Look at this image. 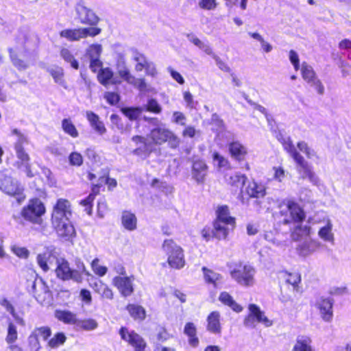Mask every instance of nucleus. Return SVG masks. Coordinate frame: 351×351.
<instances>
[{
    "label": "nucleus",
    "instance_id": "obj_1",
    "mask_svg": "<svg viewBox=\"0 0 351 351\" xmlns=\"http://www.w3.org/2000/svg\"><path fill=\"white\" fill-rule=\"evenodd\" d=\"M151 142L149 143L147 138L141 135H135L132 141L135 143L136 147L133 149L132 154L135 156L148 158L154 152L152 145H161L167 143L168 146L173 149L179 147L180 139L170 130L165 128L157 127L153 128L149 134Z\"/></svg>",
    "mask_w": 351,
    "mask_h": 351
},
{
    "label": "nucleus",
    "instance_id": "obj_2",
    "mask_svg": "<svg viewBox=\"0 0 351 351\" xmlns=\"http://www.w3.org/2000/svg\"><path fill=\"white\" fill-rule=\"evenodd\" d=\"M213 228L208 226L201 230V236L206 241L214 239L226 240L230 232L236 227V218L231 215L230 208L226 204L219 205L215 209V218L213 221Z\"/></svg>",
    "mask_w": 351,
    "mask_h": 351
},
{
    "label": "nucleus",
    "instance_id": "obj_3",
    "mask_svg": "<svg viewBox=\"0 0 351 351\" xmlns=\"http://www.w3.org/2000/svg\"><path fill=\"white\" fill-rule=\"evenodd\" d=\"M72 205L66 198H58L52 206L51 222L58 234L64 238H71L75 230L70 221L72 216Z\"/></svg>",
    "mask_w": 351,
    "mask_h": 351
},
{
    "label": "nucleus",
    "instance_id": "obj_4",
    "mask_svg": "<svg viewBox=\"0 0 351 351\" xmlns=\"http://www.w3.org/2000/svg\"><path fill=\"white\" fill-rule=\"evenodd\" d=\"M273 216L279 224L282 225L301 223L306 219V213L302 207L295 200L287 199L278 204Z\"/></svg>",
    "mask_w": 351,
    "mask_h": 351
},
{
    "label": "nucleus",
    "instance_id": "obj_5",
    "mask_svg": "<svg viewBox=\"0 0 351 351\" xmlns=\"http://www.w3.org/2000/svg\"><path fill=\"white\" fill-rule=\"evenodd\" d=\"M47 213V207L44 202L38 197L29 198L25 205L20 215L23 219L32 226L43 228L45 226V216Z\"/></svg>",
    "mask_w": 351,
    "mask_h": 351
},
{
    "label": "nucleus",
    "instance_id": "obj_6",
    "mask_svg": "<svg viewBox=\"0 0 351 351\" xmlns=\"http://www.w3.org/2000/svg\"><path fill=\"white\" fill-rule=\"evenodd\" d=\"M161 247L167 256V263L169 267L174 269H180L185 266L184 250L173 239H165Z\"/></svg>",
    "mask_w": 351,
    "mask_h": 351
},
{
    "label": "nucleus",
    "instance_id": "obj_7",
    "mask_svg": "<svg viewBox=\"0 0 351 351\" xmlns=\"http://www.w3.org/2000/svg\"><path fill=\"white\" fill-rule=\"evenodd\" d=\"M230 274L231 278L241 286L250 287L254 284L255 269L243 261L234 263Z\"/></svg>",
    "mask_w": 351,
    "mask_h": 351
},
{
    "label": "nucleus",
    "instance_id": "obj_8",
    "mask_svg": "<svg viewBox=\"0 0 351 351\" xmlns=\"http://www.w3.org/2000/svg\"><path fill=\"white\" fill-rule=\"evenodd\" d=\"M0 190L6 195L16 198L21 204L26 198L24 189L11 176L3 173H0Z\"/></svg>",
    "mask_w": 351,
    "mask_h": 351
},
{
    "label": "nucleus",
    "instance_id": "obj_9",
    "mask_svg": "<svg viewBox=\"0 0 351 351\" xmlns=\"http://www.w3.org/2000/svg\"><path fill=\"white\" fill-rule=\"evenodd\" d=\"M56 264L55 272L58 278L64 281L73 280L77 283L82 282L83 276L82 271L71 269L69 263L66 259H58Z\"/></svg>",
    "mask_w": 351,
    "mask_h": 351
},
{
    "label": "nucleus",
    "instance_id": "obj_10",
    "mask_svg": "<svg viewBox=\"0 0 351 351\" xmlns=\"http://www.w3.org/2000/svg\"><path fill=\"white\" fill-rule=\"evenodd\" d=\"M120 275L117 276L112 279V285L117 289L120 294L123 297L130 296L134 291L133 286V276H125L126 271L123 267H121L117 271Z\"/></svg>",
    "mask_w": 351,
    "mask_h": 351
},
{
    "label": "nucleus",
    "instance_id": "obj_11",
    "mask_svg": "<svg viewBox=\"0 0 351 351\" xmlns=\"http://www.w3.org/2000/svg\"><path fill=\"white\" fill-rule=\"evenodd\" d=\"M101 32V29L97 27L64 29L60 32V36L69 41H76L88 36H96Z\"/></svg>",
    "mask_w": 351,
    "mask_h": 351
},
{
    "label": "nucleus",
    "instance_id": "obj_12",
    "mask_svg": "<svg viewBox=\"0 0 351 351\" xmlns=\"http://www.w3.org/2000/svg\"><path fill=\"white\" fill-rule=\"evenodd\" d=\"M121 339L134 348V351H149L145 339L134 330H129L125 326H121L119 330Z\"/></svg>",
    "mask_w": 351,
    "mask_h": 351
},
{
    "label": "nucleus",
    "instance_id": "obj_13",
    "mask_svg": "<svg viewBox=\"0 0 351 351\" xmlns=\"http://www.w3.org/2000/svg\"><path fill=\"white\" fill-rule=\"evenodd\" d=\"M249 313L244 318V325L251 326L254 321L263 324L266 327H269L273 324V322L265 316L260 307L255 304H250L248 306Z\"/></svg>",
    "mask_w": 351,
    "mask_h": 351
},
{
    "label": "nucleus",
    "instance_id": "obj_14",
    "mask_svg": "<svg viewBox=\"0 0 351 351\" xmlns=\"http://www.w3.org/2000/svg\"><path fill=\"white\" fill-rule=\"evenodd\" d=\"M76 11L77 19L82 24L95 26L99 21V18L96 15V14L92 10L86 6L79 5L77 8Z\"/></svg>",
    "mask_w": 351,
    "mask_h": 351
},
{
    "label": "nucleus",
    "instance_id": "obj_15",
    "mask_svg": "<svg viewBox=\"0 0 351 351\" xmlns=\"http://www.w3.org/2000/svg\"><path fill=\"white\" fill-rule=\"evenodd\" d=\"M316 307L319 310L323 320L331 322L333 317V300L329 298H320L316 302Z\"/></svg>",
    "mask_w": 351,
    "mask_h": 351
},
{
    "label": "nucleus",
    "instance_id": "obj_16",
    "mask_svg": "<svg viewBox=\"0 0 351 351\" xmlns=\"http://www.w3.org/2000/svg\"><path fill=\"white\" fill-rule=\"evenodd\" d=\"M208 170V167L204 160L197 159L192 162V176L198 183H203L204 182Z\"/></svg>",
    "mask_w": 351,
    "mask_h": 351
},
{
    "label": "nucleus",
    "instance_id": "obj_17",
    "mask_svg": "<svg viewBox=\"0 0 351 351\" xmlns=\"http://www.w3.org/2000/svg\"><path fill=\"white\" fill-rule=\"evenodd\" d=\"M90 287L94 292L98 293L101 299L112 300L114 298V293L112 289L101 280H97L90 284Z\"/></svg>",
    "mask_w": 351,
    "mask_h": 351
},
{
    "label": "nucleus",
    "instance_id": "obj_18",
    "mask_svg": "<svg viewBox=\"0 0 351 351\" xmlns=\"http://www.w3.org/2000/svg\"><path fill=\"white\" fill-rule=\"evenodd\" d=\"M228 152L232 158L239 162L244 160L247 155V148L238 141L228 144Z\"/></svg>",
    "mask_w": 351,
    "mask_h": 351
},
{
    "label": "nucleus",
    "instance_id": "obj_19",
    "mask_svg": "<svg viewBox=\"0 0 351 351\" xmlns=\"http://www.w3.org/2000/svg\"><path fill=\"white\" fill-rule=\"evenodd\" d=\"M220 313L217 311L210 312L206 318V330L211 333L219 335L221 332Z\"/></svg>",
    "mask_w": 351,
    "mask_h": 351
},
{
    "label": "nucleus",
    "instance_id": "obj_20",
    "mask_svg": "<svg viewBox=\"0 0 351 351\" xmlns=\"http://www.w3.org/2000/svg\"><path fill=\"white\" fill-rule=\"evenodd\" d=\"M280 274L286 284L291 285L294 291H299L300 290L302 278L299 272L282 271Z\"/></svg>",
    "mask_w": 351,
    "mask_h": 351
},
{
    "label": "nucleus",
    "instance_id": "obj_21",
    "mask_svg": "<svg viewBox=\"0 0 351 351\" xmlns=\"http://www.w3.org/2000/svg\"><path fill=\"white\" fill-rule=\"evenodd\" d=\"M245 193L250 198H262L266 195V188L264 184L253 180L247 185Z\"/></svg>",
    "mask_w": 351,
    "mask_h": 351
},
{
    "label": "nucleus",
    "instance_id": "obj_22",
    "mask_svg": "<svg viewBox=\"0 0 351 351\" xmlns=\"http://www.w3.org/2000/svg\"><path fill=\"white\" fill-rule=\"evenodd\" d=\"M114 73L109 67L100 69L97 73V80L99 82L104 86L110 84L117 85L121 84V81L113 77Z\"/></svg>",
    "mask_w": 351,
    "mask_h": 351
},
{
    "label": "nucleus",
    "instance_id": "obj_23",
    "mask_svg": "<svg viewBox=\"0 0 351 351\" xmlns=\"http://www.w3.org/2000/svg\"><path fill=\"white\" fill-rule=\"evenodd\" d=\"M55 317L64 324L76 326L78 322L77 314L69 310H56Z\"/></svg>",
    "mask_w": 351,
    "mask_h": 351
},
{
    "label": "nucleus",
    "instance_id": "obj_24",
    "mask_svg": "<svg viewBox=\"0 0 351 351\" xmlns=\"http://www.w3.org/2000/svg\"><path fill=\"white\" fill-rule=\"evenodd\" d=\"M134 60L137 62L135 65V70L136 71H142L145 69L147 75L154 76L156 73V70L151 63L147 61L143 54H138L134 57Z\"/></svg>",
    "mask_w": 351,
    "mask_h": 351
},
{
    "label": "nucleus",
    "instance_id": "obj_25",
    "mask_svg": "<svg viewBox=\"0 0 351 351\" xmlns=\"http://www.w3.org/2000/svg\"><path fill=\"white\" fill-rule=\"evenodd\" d=\"M121 224L128 231H134L137 228V218L134 213L125 210L121 214Z\"/></svg>",
    "mask_w": 351,
    "mask_h": 351
},
{
    "label": "nucleus",
    "instance_id": "obj_26",
    "mask_svg": "<svg viewBox=\"0 0 351 351\" xmlns=\"http://www.w3.org/2000/svg\"><path fill=\"white\" fill-rule=\"evenodd\" d=\"M184 333L188 337L189 344L193 348L198 346L199 340L197 337V328L194 323L186 322L184 327Z\"/></svg>",
    "mask_w": 351,
    "mask_h": 351
},
{
    "label": "nucleus",
    "instance_id": "obj_27",
    "mask_svg": "<svg viewBox=\"0 0 351 351\" xmlns=\"http://www.w3.org/2000/svg\"><path fill=\"white\" fill-rule=\"evenodd\" d=\"M125 309L130 316L136 322H143L146 318V311L144 307L136 304H128Z\"/></svg>",
    "mask_w": 351,
    "mask_h": 351
},
{
    "label": "nucleus",
    "instance_id": "obj_28",
    "mask_svg": "<svg viewBox=\"0 0 351 351\" xmlns=\"http://www.w3.org/2000/svg\"><path fill=\"white\" fill-rule=\"evenodd\" d=\"M311 234V227L307 225L298 224L291 230V237L295 241L306 239L310 237Z\"/></svg>",
    "mask_w": 351,
    "mask_h": 351
},
{
    "label": "nucleus",
    "instance_id": "obj_29",
    "mask_svg": "<svg viewBox=\"0 0 351 351\" xmlns=\"http://www.w3.org/2000/svg\"><path fill=\"white\" fill-rule=\"evenodd\" d=\"M276 138L281 143L284 150L287 152L293 160L300 155L296 150L291 138H285L281 133H278L276 135Z\"/></svg>",
    "mask_w": 351,
    "mask_h": 351
},
{
    "label": "nucleus",
    "instance_id": "obj_30",
    "mask_svg": "<svg viewBox=\"0 0 351 351\" xmlns=\"http://www.w3.org/2000/svg\"><path fill=\"white\" fill-rule=\"evenodd\" d=\"M91 50H94L96 56H93L90 53L88 54L90 59V68L93 73H99L102 68V62L99 60V56L101 50L100 45L95 44L90 46Z\"/></svg>",
    "mask_w": 351,
    "mask_h": 351
},
{
    "label": "nucleus",
    "instance_id": "obj_31",
    "mask_svg": "<svg viewBox=\"0 0 351 351\" xmlns=\"http://www.w3.org/2000/svg\"><path fill=\"white\" fill-rule=\"evenodd\" d=\"M8 51L12 64L19 71H24L29 67L28 62L22 59L20 55L15 51L14 49L12 47L8 48Z\"/></svg>",
    "mask_w": 351,
    "mask_h": 351
},
{
    "label": "nucleus",
    "instance_id": "obj_32",
    "mask_svg": "<svg viewBox=\"0 0 351 351\" xmlns=\"http://www.w3.org/2000/svg\"><path fill=\"white\" fill-rule=\"evenodd\" d=\"M219 300L226 306L230 307L233 311L240 313L243 311V308L241 305L237 304L233 299L232 295L226 292L223 291L219 295Z\"/></svg>",
    "mask_w": 351,
    "mask_h": 351
},
{
    "label": "nucleus",
    "instance_id": "obj_33",
    "mask_svg": "<svg viewBox=\"0 0 351 351\" xmlns=\"http://www.w3.org/2000/svg\"><path fill=\"white\" fill-rule=\"evenodd\" d=\"M86 116L90 123V125L96 132L100 134H103L106 132L104 124L101 121H100V119L97 114L92 111H88L86 112Z\"/></svg>",
    "mask_w": 351,
    "mask_h": 351
},
{
    "label": "nucleus",
    "instance_id": "obj_34",
    "mask_svg": "<svg viewBox=\"0 0 351 351\" xmlns=\"http://www.w3.org/2000/svg\"><path fill=\"white\" fill-rule=\"evenodd\" d=\"M294 161L300 168L299 171L304 173V178L306 177L309 180H313L315 177L314 173L312 171L311 167L305 160L304 158L300 154L294 159Z\"/></svg>",
    "mask_w": 351,
    "mask_h": 351
},
{
    "label": "nucleus",
    "instance_id": "obj_35",
    "mask_svg": "<svg viewBox=\"0 0 351 351\" xmlns=\"http://www.w3.org/2000/svg\"><path fill=\"white\" fill-rule=\"evenodd\" d=\"M247 180V176L243 174L236 173L230 176L227 180V184L237 191L241 189Z\"/></svg>",
    "mask_w": 351,
    "mask_h": 351
},
{
    "label": "nucleus",
    "instance_id": "obj_36",
    "mask_svg": "<svg viewBox=\"0 0 351 351\" xmlns=\"http://www.w3.org/2000/svg\"><path fill=\"white\" fill-rule=\"evenodd\" d=\"M202 270L205 282L207 284L213 285L216 287L217 286V282L221 280V275L206 267H203Z\"/></svg>",
    "mask_w": 351,
    "mask_h": 351
},
{
    "label": "nucleus",
    "instance_id": "obj_37",
    "mask_svg": "<svg viewBox=\"0 0 351 351\" xmlns=\"http://www.w3.org/2000/svg\"><path fill=\"white\" fill-rule=\"evenodd\" d=\"M62 129L65 134L73 138L79 136L78 130L70 118H65L62 120Z\"/></svg>",
    "mask_w": 351,
    "mask_h": 351
},
{
    "label": "nucleus",
    "instance_id": "obj_38",
    "mask_svg": "<svg viewBox=\"0 0 351 351\" xmlns=\"http://www.w3.org/2000/svg\"><path fill=\"white\" fill-rule=\"evenodd\" d=\"M311 343V339L308 337L298 338L291 351H313Z\"/></svg>",
    "mask_w": 351,
    "mask_h": 351
},
{
    "label": "nucleus",
    "instance_id": "obj_39",
    "mask_svg": "<svg viewBox=\"0 0 351 351\" xmlns=\"http://www.w3.org/2000/svg\"><path fill=\"white\" fill-rule=\"evenodd\" d=\"M66 339L67 338L64 332H56L51 339L48 340L47 346L50 348H57L64 344Z\"/></svg>",
    "mask_w": 351,
    "mask_h": 351
},
{
    "label": "nucleus",
    "instance_id": "obj_40",
    "mask_svg": "<svg viewBox=\"0 0 351 351\" xmlns=\"http://www.w3.org/2000/svg\"><path fill=\"white\" fill-rule=\"evenodd\" d=\"M301 75L304 80L308 83H311L317 78L316 73L312 66L304 62L302 64Z\"/></svg>",
    "mask_w": 351,
    "mask_h": 351
},
{
    "label": "nucleus",
    "instance_id": "obj_41",
    "mask_svg": "<svg viewBox=\"0 0 351 351\" xmlns=\"http://www.w3.org/2000/svg\"><path fill=\"white\" fill-rule=\"evenodd\" d=\"M36 338L41 337L43 340L47 341L51 335V329L48 326L36 327L32 332Z\"/></svg>",
    "mask_w": 351,
    "mask_h": 351
},
{
    "label": "nucleus",
    "instance_id": "obj_42",
    "mask_svg": "<svg viewBox=\"0 0 351 351\" xmlns=\"http://www.w3.org/2000/svg\"><path fill=\"white\" fill-rule=\"evenodd\" d=\"M49 74L52 76L56 83H58L62 86H66V82L64 80V70L60 66H56L55 68L48 70Z\"/></svg>",
    "mask_w": 351,
    "mask_h": 351
},
{
    "label": "nucleus",
    "instance_id": "obj_43",
    "mask_svg": "<svg viewBox=\"0 0 351 351\" xmlns=\"http://www.w3.org/2000/svg\"><path fill=\"white\" fill-rule=\"evenodd\" d=\"M121 110L130 120L134 121L138 119L143 108L141 107H126L122 108Z\"/></svg>",
    "mask_w": 351,
    "mask_h": 351
},
{
    "label": "nucleus",
    "instance_id": "obj_44",
    "mask_svg": "<svg viewBox=\"0 0 351 351\" xmlns=\"http://www.w3.org/2000/svg\"><path fill=\"white\" fill-rule=\"evenodd\" d=\"M332 224L328 222L327 224L322 227L319 232V237L325 241L333 242L334 241V235L332 232Z\"/></svg>",
    "mask_w": 351,
    "mask_h": 351
},
{
    "label": "nucleus",
    "instance_id": "obj_45",
    "mask_svg": "<svg viewBox=\"0 0 351 351\" xmlns=\"http://www.w3.org/2000/svg\"><path fill=\"white\" fill-rule=\"evenodd\" d=\"M14 149L17 158L21 160L22 164L27 165V163H29L30 157L29 154L25 152L23 144L21 145V143H16L14 144Z\"/></svg>",
    "mask_w": 351,
    "mask_h": 351
},
{
    "label": "nucleus",
    "instance_id": "obj_46",
    "mask_svg": "<svg viewBox=\"0 0 351 351\" xmlns=\"http://www.w3.org/2000/svg\"><path fill=\"white\" fill-rule=\"evenodd\" d=\"M51 256V253L50 252L40 253L36 256L37 263L44 272H47L49 269L47 262Z\"/></svg>",
    "mask_w": 351,
    "mask_h": 351
},
{
    "label": "nucleus",
    "instance_id": "obj_47",
    "mask_svg": "<svg viewBox=\"0 0 351 351\" xmlns=\"http://www.w3.org/2000/svg\"><path fill=\"white\" fill-rule=\"evenodd\" d=\"M76 326L84 330H93L97 328L98 324L94 319L88 318L85 319H78Z\"/></svg>",
    "mask_w": 351,
    "mask_h": 351
},
{
    "label": "nucleus",
    "instance_id": "obj_48",
    "mask_svg": "<svg viewBox=\"0 0 351 351\" xmlns=\"http://www.w3.org/2000/svg\"><path fill=\"white\" fill-rule=\"evenodd\" d=\"M60 56L61 57L66 61V62H69L71 64V66L75 69H79V64L77 60H75L70 51L69 49L66 48H62L60 50Z\"/></svg>",
    "mask_w": 351,
    "mask_h": 351
},
{
    "label": "nucleus",
    "instance_id": "obj_49",
    "mask_svg": "<svg viewBox=\"0 0 351 351\" xmlns=\"http://www.w3.org/2000/svg\"><path fill=\"white\" fill-rule=\"evenodd\" d=\"M25 348V351H38L41 348L39 339L36 338L32 333H30Z\"/></svg>",
    "mask_w": 351,
    "mask_h": 351
},
{
    "label": "nucleus",
    "instance_id": "obj_50",
    "mask_svg": "<svg viewBox=\"0 0 351 351\" xmlns=\"http://www.w3.org/2000/svg\"><path fill=\"white\" fill-rule=\"evenodd\" d=\"M99 259L98 258H95L91 261L90 267L96 276L102 277L106 274L108 271V267L106 266L99 265Z\"/></svg>",
    "mask_w": 351,
    "mask_h": 351
},
{
    "label": "nucleus",
    "instance_id": "obj_51",
    "mask_svg": "<svg viewBox=\"0 0 351 351\" xmlns=\"http://www.w3.org/2000/svg\"><path fill=\"white\" fill-rule=\"evenodd\" d=\"M95 199L90 196H86L85 198L79 202V204L84 208V211L88 215L92 216L93 213V203Z\"/></svg>",
    "mask_w": 351,
    "mask_h": 351
},
{
    "label": "nucleus",
    "instance_id": "obj_52",
    "mask_svg": "<svg viewBox=\"0 0 351 351\" xmlns=\"http://www.w3.org/2000/svg\"><path fill=\"white\" fill-rule=\"evenodd\" d=\"M143 110L154 113L160 114L162 111V108L158 102L155 99H148L147 104L145 105Z\"/></svg>",
    "mask_w": 351,
    "mask_h": 351
},
{
    "label": "nucleus",
    "instance_id": "obj_53",
    "mask_svg": "<svg viewBox=\"0 0 351 351\" xmlns=\"http://www.w3.org/2000/svg\"><path fill=\"white\" fill-rule=\"evenodd\" d=\"M0 304L2 306H3L6 309V311H8L19 323H20L22 325L24 324L23 319L16 315L14 306L8 300H7L6 298H3L0 301Z\"/></svg>",
    "mask_w": 351,
    "mask_h": 351
},
{
    "label": "nucleus",
    "instance_id": "obj_54",
    "mask_svg": "<svg viewBox=\"0 0 351 351\" xmlns=\"http://www.w3.org/2000/svg\"><path fill=\"white\" fill-rule=\"evenodd\" d=\"M18 338V333L16 326L13 322L8 323V334L5 340L8 343L12 344L16 341Z\"/></svg>",
    "mask_w": 351,
    "mask_h": 351
},
{
    "label": "nucleus",
    "instance_id": "obj_55",
    "mask_svg": "<svg viewBox=\"0 0 351 351\" xmlns=\"http://www.w3.org/2000/svg\"><path fill=\"white\" fill-rule=\"evenodd\" d=\"M11 251L20 258L27 259L29 256V251L25 247L14 245L12 246Z\"/></svg>",
    "mask_w": 351,
    "mask_h": 351
},
{
    "label": "nucleus",
    "instance_id": "obj_56",
    "mask_svg": "<svg viewBox=\"0 0 351 351\" xmlns=\"http://www.w3.org/2000/svg\"><path fill=\"white\" fill-rule=\"evenodd\" d=\"M119 76L123 79L128 84L136 85L137 79L132 75H131L130 71L127 68L120 69L118 71Z\"/></svg>",
    "mask_w": 351,
    "mask_h": 351
},
{
    "label": "nucleus",
    "instance_id": "obj_57",
    "mask_svg": "<svg viewBox=\"0 0 351 351\" xmlns=\"http://www.w3.org/2000/svg\"><path fill=\"white\" fill-rule=\"evenodd\" d=\"M99 180H104V182L106 185H108V189L112 190L115 188L117 185V180L114 178H112L110 177V173L108 170H105L101 176L99 177Z\"/></svg>",
    "mask_w": 351,
    "mask_h": 351
},
{
    "label": "nucleus",
    "instance_id": "obj_58",
    "mask_svg": "<svg viewBox=\"0 0 351 351\" xmlns=\"http://www.w3.org/2000/svg\"><path fill=\"white\" fill-rule=\"evenodd\" d=\"M213 160L217 162L218 168L226 167L229 165V161L227 158L221 155L219 152H215L213 154Z\"/></svg>",
    "mask_w": 351,
    "mask_h": 351
},
{
    "label": "nucleus",
    "instance_id": "obj_59",
    "mask_svg": "<svg viewBox=\"0 0 351 351\" xmlns=\"http://www.w3.org/2000/svg\"><path fill=\"white\" fill-rule=\"evenodd\" d=\"M108 211V206L106 199H100L97 204V215L99 218H104Z\"/></svg>",
    "mask_w": 351,
    "mask_h": 351
},
{
    "label": "nucleus",
    "instance_id": "obj_60",
    "mask_svg": "<svg viewBox=\"0 0 351 351\" xmlns=\"http://www.w3.org/2000/svg\"><path fill=\"white\" fill-rule=\"evenodd\" d=\"M69 163L71 165L80 167L83 164V157L81 154L73 152L69 154Z\"/></svg>",
    "mask_w": 351,
    "mask_h": 351
},
{
    "label": "nucleus",
    "instance_id": "obj_61",
    "mask_svg": "<svg viewBox=\"0 0 351 351\" xmlns=\"http://www.w3.org/2000/svg\"><path fill=\"white\" fill-rule=\"evenodd\" d=\"M104 98L111 106L117 104L120 101L119 95L114 92H106L105 93Z\"/></svg>",
    "mask_w": 351,
    "mask_h": 351
},
{
    "label": "nucleus",
    "instance_id": "obj_62",
    "mask_svg": "<svg viewBox=\"0 0 351 351\" xmlns=\"http://www.w3.org/2000/svg\"><path fill=\"white\" fill-rule=\"evenodd\" d=\"M199 5L203 10H212L217 7V2L216 0H200Z\"/></svg>",
    "mask_w": 351,
    "mask_h": 351
},
{
    "label": "nucleus",
    "instance_id": "obj_63",
    "mask_svg": "<svg viewBox=\"0 0 351 351\" xmlns=\"http://www.w3.org/2000/svg\"><path fill=\"white\" fill-rule=\"evenodd\" d=\"M289 60L295 71L300 69V59L298 53L293 49L289 51Z\"/></svg>",
    "mask_w": 351,
    "mask_h": 351
},
{
    "label": "nucleus",
    "instance_id": "obj_64",
    "mask_svg": "<svg viewBox=\"0 0 351 351\" xmlns=\"http://www.w3.org/2000/svg\"><path fill=\"white\" fill-rule=\"evenodd\" d=\"M297 147L301 151L303 152L307 158H311L313 155L312 151L308 147V144L304 141H299L297 143Z\"/></svg>",
    "mask_w": 351,
    "mask_h": 351
}]
</instances>
